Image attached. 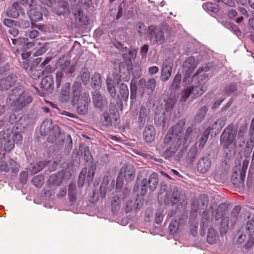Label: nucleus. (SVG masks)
<instances>
[{"label": "nucleus", "instance_id": "obj_1", "mask_svg": "<svg viewBox=\"0 0 254 254\" xmlns=\"http://www.w3.org/2000/svg\"><path fill=\"white\" fill-rule=\"evenodd\" d=\"M185 122L179 121L168 131L163 140V145L166 147L162 152V156L169 159L174 156L184 143L183 138V130Z\"/></svg>", "mask_w": 254, "mask_h": 254}, {"label": "nucleus", "instance_id": "obj_2", "mask_svg": "<svg viewBox=\"0 0 254 254\" xmlns=\"http://www.w3.org/2000/svg\"><path fill=\"white\" fill-rule=\"evenodd\" d=\"M158 201L161 205L179 206L187 203V196L183 191L175 188L170 191L164 190L160 192Z\"/></svg>", "mask_w": 254, "mask_h": 254}, {"label": "nucleus", "instance_id": "obj_3", "mask_svg": "<svg viewBox=\"0 0 254 254\" xmlns=\"http://www.w3.org/2000/svg\"><path fill=\"white\" fill-rule=\"evenodd\" d=\"M32 101L31 96L25 92L22 87H16L8 95L6 100L8 106L15 108L17 110L22 109Z\"/></svg>", "mask_w": 254, "mask_h": 254}, {"label": "nucleus", "instance_id": "obj_4", "mask_svg": "<svg viewBox=\"0 0 254 254\" xmlns=\"http://www.w3.org/2000/svg\"><path fill=\"white\" fill-rule=\"evenodd\" d=\"M40 132L42 135H48L49 142L55 143L56 145H61L64 142V139L61 136L59 126L53 125L51 119H46L42 122Z\"/></svg>", "mask_w": 254, "mask_h": 254}, {"label": "nucleus", "instance_id": "obj_5", "mask_svg": "<svg viewBox=\"0 0 254 254\" xmlns=\"http://www.w3.org/2000/svg\"><path fill=\"white\" fill-rule=\"evenodd\" d=\"M146 38L153 45L160 46L163 44L166 37L163 30L153 25L148 26L146 32Z\"/></svg>", "mask_w": 254, "mask_h": 254}, {"label": "nucleus", "instance_id": "obj_6", "mask_svg": "<svg viewBox=\"0 0 254 254\" xmlns=\"http://www.w3.org/2000/svg\"><path fill=\"white\" fill-rule=\"evenodd\" d=\"M237 134V128L233 124L229 125L223 130L220 136V142L225 150L228 149L232 144H236L235 139Z\"/></svg>", "mask_w": 254, "mask_h": 254}, {"label": "nucleus", "instance_id": "obj_7", "mask_svg": "<svg viewBox=\"0 0 254 254\" xmlns=\"http://www.w3.org/2000/svg\"><path fill=\"white\" fill-rule=\"evenodd\" d=\"M197 79L195 84L190 86L192 90V94L195 98L201 96L207 90L208 86L207 74L204 73L200 75Z\"/></svg>", "mask_w": 254, "mask_h": 254}, {"label": "nucleus", "instance_id": "obj_8", "mask_svg": "<svg viewBox=\"0 0 254 254\" xmlns=\"http://www.w3.org/2000/svg\"><path fill=\"white\" fill-rule=\"evenodd\" d=\"M76 101V108L78 113L82 115L86 114L88 111V106L91 102L89 94L83 93L81 97H78Z\"/></svg>", "mask_w": 254, "mask_h": 254}, {"label": "nucleus", "instance_id": "obj_9", "mask_svg": "<svg viewBox=\"0 0 254 254\" xmlns=\"http://www.w3.org/2000/svg\"><path fill=\"white\" fill-rule=\"evenodd\" d=\"M135 176V169L131 165L125 164L121 168L119 177L124 178L127 182L132 181Z\"/></svg>", "mask_w": 254, "mask_h": 254}, {"label": "nucleus", "instance_id": "obj_10", "mask_svg": "<svg viewBox=\"0 0 254 254\" xmlns=\"http://www.w3.org/2000/svg\"><path fill=\"white\" fill-rule=\"evenodd\" d=\"M119 119V115L118 113L110 110L109 113L105 112L102 115L101 121L103 126L109 127L112 125L113 121L117 122Z\"/></svg>", "mask_w": 254, "mask_h": 254}, {"label": "nucleus", "instance_id": "obj_11", "mask_svg": "<svg viewBox=\"0 0 254 254\" xmlns=\"http://www.w3.org/2000/svg\"><path fill=\"white\" fill-rule=\"evenodd\" d=\"M93 103L94 106L101 110L107 107L108 102L98 90L95 91L92 94Z\"/></svg>", "mask_w": 254, "mask_h": 254}, {"label": "nucleus", "instance_id": "obj_12", "mask_svg": "<svg viewBox=\"0 0 254 254\" xmlns=\"http://www.w3.org/2000/svg\"><path fill=\"white\" fill-rule=\"evenodd\" d=\"M172 69V63L170 59H166L163 63L161 69L160 79L162 81L165 82L169 80L171 76Z\"/></svg>", "mask_w": 254, "mask_h": 254}, {"label": "nucleus", "instance_id": "obj_13", "mask_svg": "<svg viewBox=\"0 0 254 254\" xmlns=\"http://www.w3.org/2000/svg\"><path fill=\"white\" fill-rule=\"evenodd\" d=\"M16 81L17 77L13 74H10L0 79V91L8 90L14 85Z\"/></svg>", "mask_w": 254, "mask_h": 254}, {"label": "nucleus", "instance_id": "obj_14", "mask_svg": "<svg viewBox=\"0 0 254 254\" xmlns=\"http://www.w3.org/2000/svg\"><path fill=\"white\" fill-rule=\"evenodd\" d=\"M87 168H84L81 170L79 176L78 183L79 184H82L84 183L85 179L88 181H92L95 174V169L93 168V166H91L88 169L87 175Z\"/></svg>", "mask_w": 254, "mask_h": 254}, {"label": "nucleus", "instance_id": "obj_15", "mask_svg": "<svg viewBox=\"0 0 254 254\" xmlns=\"http://www.w3.org/2000/svg\"><path fill=\"white\" fill-rule=\"evenodd\" d=\"M197 64L195 58L190 56L187 58L183 64L184 69L186 71L188 76H190L193 70L196 68Z\"/></svg>", "mask_w": 254, "mask_h": 254}, {"label": "nucleus", "instance_id": "obj_16", "mask_svg": "<svg viewBox=\"0 0 254 254\" xmlns=\"http://www.w3.org/2000/svg\"><path fill=\"white\" fill-rule=\"evenodd\" d=\"M211 161L208 157L201 158L197 162L196 168L197 171L201 173H205L210 168Z\"/></svg>", "mask_w": 254, "mask_h": 254}, {"label": "nucleus", "instance_id": "obj_17", "mask_svg": "<svg viewBox=\"0 0 254 254\" xmlns=\"http://www.w3.org/2000/svg\"><path fill=\"white\" fill-rule=\"evenodd\" d=\"M155 130L152 125H147L143 131V137L146 142H152L155 138Z\"/></svg>", "mask_w": 254, "mask_h": 254}, {"label": "nucleus", "instance_id": "obj_18", "mask_svg": "<svg viewBox=\"0 0 254 254\" xmlns=\"http://www.w3.org/2000/svg\"><path fill=\"white\" fill-rule=\"evenodd\" d=\"M70 85L69 82L64 83L62 87L60 94V99L62 102L68 101L70 98Z\"/></svg>", "mask_w": 254, "mask_h": 254}, {"label": "nucleus", "instance_id": "obj_19", "mask_svg": "<svg viewBox=\"0 0 254 254\" xmlns=\"http://www.w3.org/2000/svg\"><path fill=\"white\" fill-rule=\"evenodd\" d=\"M53 78L51 75L46 76L40 82V87L46 91L53 89Z\"/></svg>", "mask_w": 254, "mask_h": 254}, {"label": "nucleus", "instance_id": "obj_20", "mask_svg": "<svg viewBox=\"0 0 254 254\" xmlns=\"http://www.w3.org/2000/svg\"><path fill=\"white\" fill-rule=\"evenodd\" d=\"M197 136L198 133L196 129L192 127H190L187 129L183 140L184 142H186L187 140L191 142L195 140Z\"/></svg>", "mask_w": 254, "mask_h": 254}, {"label": "nucleus", "instance_id": "obj_21", "mask_svg": "<svg viewBox=\"0 0 254 254\" xmlns=\"http://www.w3.org/2000/svg\"><path fill=\"white\" fill-rule=\"evenodd\" d=\"M60 67L61 69L66 73L71 74L75 70V65L71 64L70 61H65L63 63L61 62Z\"/></svg>", "mask_w": 254, "mask_h": 254}, {"label": "nucleus", "instance_id": "obj_22", "mask_svg": "<svg viewBox=\"0 0 254 254\" xmlns=\"http://www.w3.org/2000/svg\"><path fill=\"white\" fill-rule=\"evenodd\" d=\"M139 85H145V87L147 90H149L151 92L154 91L156 86V82L154 78H150L148 80L147 82L144 78H141L139 80Z\"/></svg>", "mask_w": 254, "mask_h": 254}, {"label": "nucleus", "instance_id": "obj_23", "mask_svg": "<svg viewBox=\"0 0 254 254\" xmlns=\"http://www.w3.org/2000/svg\"><path fill=\"white\" fill-rule=\"evenodd\" d=\"M28 16L30 20L33 22H38L43 19V15L41 12L37 8H31L29 12Z\"/></svg>", "mask_w": 254, "mask_h": 254}, {"label": "nucleus", "instance_id": "obj_24", "mask_svg": "<svg viewBox=\"0 0 254 254\" xmlns=\"http://www.w3.org/2000/svg\"><path fill=\"white\" fill-rule=\"evenodd\" d=\"M228 206L226 203L220 204L218 208L216 209L213 216L216 220H219L222 218L225 214L227 210Z\"/></svg>", "mask_w": 254, "mask_h": 254}, {"label": "nucleus", "instance_id": "obj_25", "mask_svg": "<svg viewBox=\"0 0 254 254\" xmlns=\"http://www.w3.org/2000/svg\"><path fill=\"white\" fill-rule=\"evenodd\" d=\"M74 16L76 20L81 24L83 25H87L88 24V17L84 15L83 11L81 9H78L74 13Z\"/></svg>", "mask_w": 254, "mask_h": 254}, {"label": "nucleus", "instance_id": "obj_26", "mask_svg": "<svg viewBox=\"0 0 254 254\" xmlns=\"http://www.w3.org/2000/svg\"><path fill=\"white\" fill-rule=\"evenodd\" d=\"M158 183V175L155 173H152L148 180H147V184H148V188L151 191L154 190L157 187Z\"/></svg>", "mask_w": 254, "mask_h": 254}, {"label": "nucleus", "instance_id": "obj_27", "mask_svg": "<svg viewBox=\"0 0 254 254\" xmlns=\"http://www.w3.org/2000/svg\"><path fill=\"white\" fill-rule=\"evenodd\" d=\"M208 201V197L206 194H200L197 201L198 206L197 208V210L206 209L207 207Z\"/></svg>", "mask_w": 254, "mask_h": 254}, {"label": "nucleus", "instance_id": "obj_28", "mask_svg": "<svg viewBox=\"0 0 254 254\" xmlns=\"http://www.w3.org/2000/svg\"><path fill=\"white\" fill-rule=\"evenodd\" d=\"M148 113L146 108L142 106L139 110L138 123L140 127L143 126L146 122Z\"/></svg>", "mask_w": 254, "mask_h": 254}, {"label": "nucleus", "instance_id": "obj_29", "mask_svg": "<svg viewBox=\"0 0 254 254\" xmlns=\"http://www.w3.org/2000/svg\"><path fill=\"white\" fill-rule=\"evenodd\" d=\"M81 88L82 87L80 83L77 82L74 83L72 88V94L73 98V102H75L76 99H77L78 97H81L83 94V93L81 94Z\"/></svg>", "mask_w": 254, "mask_h": 254}, {"label": "nucleus", "instance_id": "obj_30", "mask_svg": "<svg viewBox=\"0 0 254 254\" xmlns=\"http://www.w3.org/2000/svg\"><path fill=\"white\" fill-rule=\"evenodd\" d=\"M17 128V127L13 126L12 128H8L6 129H3L0 131V139L4 141L12 138V134H13V129Z\"/></svg>", "mask_w": 254, "mask_h": 254}, {"label": "nucleus", "instance_id": "obj_31", "mask_svg": "<svg viewBox=\"0 0 254 254\" xmlns=\"http://www.w3.org/2000/svg\"><path fill=\"white\" fill-rule=\"evenodd\" d=\"M68 197L70 202H74L77 199V193L76 191V185L71 183L68 186Z\"/></svg>", "mask_w": 254, "mask_h": 254}, {"label": "nucleus", "instance_id": "obj_32", "mask_svg": "<svg viewBox=\"0 0 254 254\" xmlns=\"http://www.w3.org/2000/svg\"><path fill=\"white\" fill-rule=\"evenodd\" d=\"M119 93L122 100L125 101L128 100L129 91L127 86L126 84L122 83L120 85Z\"/></svg>", "mask_w": 254, "mask_h": 254}, {"label": "nucleus", "instance_id": "obj_33", "mask_svg": "<svg viewBox=\"0 0 254 254\" xmlns=\"http://www.w3.org/2000/svg\"><path fill=\"white\" fill-rule=\"evenodd\" d=\"M102 84V78L99 73L95 72L91 77V84L94 88H99Z\"/></svg>", "mask_w": 254, "mask_h": 254}, {"label": "nucleus", "instance_id": "obj_34", "mask_svg": "<svg viewBox=\"0 0 254 254\" xmlns=\"http://www.w3.org/2000/svg\"><path fill=\"white\" fill-rule=\"evenodd\" d=\"M249 164V161L247 160H244L243 162L242 166L241 167V170H240V174H239V177H240V183H243L245 178L246 177V173L247 172V170L248 168Z\"/></svg>", "mask_w": 254, "mask_h": 254}, {"label": "nucleus", "instance_id": "obj_35", "mask_svg": "<svg viewBox=\"0 0 254 254\" xmlns=\"http://www.w3.org/2000/svg\"><path fill=\"white\" fill-rule=\"evenodd\" d=\"M197 153V149L195 146H192L190 148L187 154L186 157L187 161L190 163H192Z\"/></svg>", "mask_w": 254, "mask_h": 254}, {"label": "nucleus", "instance_id": "obj_36", "mask_svg": "<svg viewBox=\"0 0 254 254\" xmlns=\"http://www.w3.org/2000/svg\"><path fill=\"white\" fill-rule=\"evenodd\" d=\"M203 7L205 10L213 13H217L219 11V6L215 3L207 2L203 4Z\"/></svg>", "mask_w": 254, "mask_h": 254}, {"label": "nucleus", "instance_id": "obj_37", "mask_svg": "<svg viewBox=\"0 0 254 254\" xmlns=\"http://www.w3.org/2000/svg\"><path fill=\"white\" fill-rule=\"evenodd\" d=\"M48 182L50 185L59 186L63 182V178L56 174L51 175L49 179Z\"/></svg>", "mask_w": 254, "mask_h": 254}, {"label": "nucleus", "instance_id": "obj_38", "mask_svg": "<svg viewBox=\"0 0 254 254\" xmlns=\"http://www.w3.org/2000/svg\"><path fill=\"white\" fill-rule=\"evenodd\" d=\"M45 167V164L42 162H39L36 164H31L29 169L31 173L34 174L41 171Z\"/></svg>", "mask_w": 254, "mask_h": 254}, {"label": "nucleus", "instance_id": "obj_39", "mask_svg": "<svg viewBox=\"0 0 254 254\" xmlns=\"http://www.w3.org/2000/svg\"><path fill=\"white\" fill-rule=\"evenodd\" d=\"M218 124H219L220 126V128L221 129L222 128V125L223 126L224 123H223V122L222 121H221L220 120H218L212 126V127H208L207 128H206V129L204 131L202 136L208 138L209 135L210 133L211 130L216 129V127H215V126H216Z\"/></svg>", "mask_w": 254, "mask_h": 254}, {"label": "nucleus", "instance_id": "obj_40", "mask_svg": "<svg viewBox=\"0 0 254 254\" xmlns=\"http://www.w3.org/2000/svg\"><path fill=\"white\" fill-rule=\"evenodd\" d=\"M237 90V84L236 83H230L226 86L224 89V92L226 95L229 96L233 93H235Z\"/></svg>", "mask_w": 254, "mask_h": 254}, {"label": "nucleus", "instance_id": "obj_41", "mask_svg": "<svg viewBox=\"0 0 254 254\" xmlns=\"http://www.w3.org/2000/svg\"><path fill=\"white\" fill-rule=\"evenodd\" d=\"M165 109L167 112L170 111L174 107L176 100L174 97H167L164 99Z\"/></svg>", "mask_w": 254, "mask_h": 254}, {"label": "nucleus", "instance_id": "obj_42", "mask_svg": "<svg viewBox=\"0 0 254 254\" xmlns=\"http://www.w3.org/2000/svg\"><path fill=\"white\" fill-rule=\"evenodd\" d=\"M81 79L83 84L86 85L89 81L90 78V74L88 70L84 68L80 72Z\"/></svg>", "mask_w": 254, "mask_h": 254}, {"label": "nucleus", "instance_id": "obj_43", "mask_svg": "<svg viewBox=\"0 0 254 254\" xmlns=\"http://www.w3.org/2000/svg\"><path fill=\"white\" fill-rule=\"evenodd\" d=\"M28 74L32 79L37 80L43 74V72L40 69L30 68L28 70Z\"/></svg>", "mask_w": 254, "mask_h": 254}, {"label": "nucleus", "instance_id": "obj_44", "mask_svg": "<svg viewBox=\"0 0 254 254\" xmlns=\"http://www.w3.org/2000/svg\"><path fill=\"white\" fill-rule=\"evenodd\" d=\"M216 232L213 228H209L207 236V242L210 244H213L216 241Z\"/></svg>", "mask_w": 254, "mask_h": 254}, {"label": "nucleus", "instance_id": "obj_45", "mask_svg": "<svg viewBox=\"0 0 254 254\" xmlns=\"http://www.w3.org/2000/svg\"><path fill=\"white\" fill-rule=\"evenodd\" d=\"M80 151H81V155L85 161L88 162L92 159V156L90 152L89 147H83L82 149H80Z\"/></svg>", "mask_w": 254, "mask_h": 254}, {"label": "nucleus", "instance_id": "obj_46", "mask_svg": "<svg viewBox=\"0 0 254 254\" xmlns=\"http://www.w3.org/2000/svg\"><path fill=\"white\" fill-rule=\"evenodd\" d=\"M179 229V221L177 220H172L169 226V231L170 234L176 233Z\"/></svg>", "mask_w": 254, "mask_h": 254}, {"label": "nucleus", "instance_id": "obj_47", "mask_svg": "<svg viewBox=\"0 0 254 254\" xmlns=\"http://www.w3.org/2000/svg\"><path fill=\"white\" fill-rule=\"evenodd\" d=\"M208 111V108L206 106L202 107L201 108L196 116L195 120L197 122H199L204 118L205 115Z\"/></svg>", "mask_w": 254, "mask_h": 254}, {"label": "nucleus", "instance_id": "obj_48", "mask_svg": "<svg viewBox=\"0 0 254 254\" xmlns=\"http://www.w3.org/2000/svg\"><path fill=\"white\" fill-rule=\"evenodd\" d=\"M44 177L42 176L37 175L32 180V184L37 188H41L44 183Z\"/></svg>", "mask_w": 254, "mask_h": 254}, {"label": "nucleus", "instance_id": "obj_49", "mask_svg": "<svg viewBox=\"0 0 254 254\" xmlns=\"http://www.w3.org/2000/svg\"><path fill=\"white\" fill-rule=\"evenodd\" d=\"M190 94H192V90L190 87H188L184 89L182 92L181 98L180 101L181 102H185L190 97Z\"/></svg>", "mask_w": 254, "mask_h": 254}, {"label": "nucleus", "instance_id": "obj_50", "mask_svg": "<svg viewBox=\"0 0 254 254\" xmlns=\"http://www.w3.org/2000/svg\"><path fill=\"white\" fill-rule=\"evenodd\" d=\"M182 76L180 74H177L174 77L172 84L171 85V88L172 89H176L178 88L180 85Z\"/></svg>", "mask_w": 254, "mask_h": 254}, {"label": "nucleus", "instance_id": "obj_51", "mask_svg": "<svg viewBox=\"0 0 254 254\" xmlns=\"http://www.w3.org/2000/svg\"><path fill=\"white\" fill-rule=\"evenodd\" d=\"M106 83L109 93L113 98H115L116 96V91L114 84L112 83L111 80H107Z\"/></svg>", "mask_w": 254, "mask_h": 254}, {"label": "nucleus", "instance_id": "obj_52", "mask_svg": "<svg viewBox=\"0 0 254 254\" xmlns=\"http://www.w3.org/2000/svg\"><path fill=\"white\" fill-rule=\"evenodd\" d=\"M148 185L147 179H142L140 185L141 195H144L147 192Z\"/></svg>", "mask_w": 254, "mask_h": 254}, {"label": "nucleus", "instance_id": "obj_53", "mask_svg": "<svg viewBox=\"0 0 254 254\" xmlns=\"http://www.w3.org/2000/svg\"><path fill=\"white\" fill-rule=\"evenodd\" d=\"M39 35V32L36 30H27L25 32V36L31 39H35Z\"/></svg>", "mask_w": 254, "mask_h": 254}, {"label": "nucleus", "instance_id": "obj_54", "mask_svg": "<svg viewBox=\"0 0 254 254\" xmlns=\"http://www.w3.org/2000/svg\"><path fill=\"white\" fill-rule=\"evenodd\" d=\"M4 144V149L6 151H10L13 149L14 147V142L12 140V138L5 141Z\"/></svg>", "mask_w": 254, "mask_h": 254}, {"label": "nucleus", "instance_id": "obj_55", "mask_svg": "<svg viewBox=\"0 0 254 254\" xmlns=\"http://www.w3.org/2000/svg\"><path fill=\"white\" fill-rule=\"evenodd\" d=\"M246 231L249 235L254 234V220H250L248 221L246 225Z\"/></svg>", "mask_w": 254, "mask_h": 254}, {"label": "nucleus", "instance_id": "obj_56", "mask_svg": "<svg viewBox=\"0 0 254 254\" xmlns=\"http://www.w3.org/2000/svg\"><path fill=\"white\" fill-rule=\"evenodd\" d=\"M112 208L113 212H115L118 210L120 208V205L119 204V198H116V197H113V200L112 201Z\"/></svg>", "mask_w": 254, "mask_h": 254}, {"label": "nucleus", "instance_id": "obj_57", "mask_svg": "<svg viewBox=\"0 0 254 254\" xmlns=\"http://www.w3.org/2000/svg\"><path fill=\"white\" fill-rule=\"evenodd\" d=\"M136 30L140 36H142L146 30H147L146 26L142 22H138L136 24Z\"/></svg>", "mask_w": 254, "mask_h": 254}, {"label": "nucleus", "instance_id": "obj_58", "mask_svg": "<svg viewBox=\"0 0 254 254\" xmlns=\"http://www.w3.org/2000/svg\"><path fill=\"white\" fill-rule=\"evenodd\" d=\"M8 165L10 167V170H11L12 173H16L18 171L17 162L14 160L10 159L9 160Z\"/></svg>", "mask_w": 254, "mask_h": 254}, {"label": "nucleus", "instance_id": "obj_59", "mask_svg": "<svg viewBox=\"0 0 254 254\" xmlns=\"http://www.w3.org/2000/svg\"><path fill=\"white\" fill-rule=\"evenodd\" d=\"M63 76V73L61 71H57L56 72V82L57 88H60Z\"/></svg>", "mask_w": 254, "mask_h": 254}, {"label": "nucleus", "instance_id": "obj_60", "mask_svg": "<svg viewBox=\"0 0 254 254\" xmlns=\"http://www.w3.org/2000/svg\"><path fill=\"white\" fill-rule=\"evenodd\" d=\"M12 139L14 141V143L18 144L22 141V136L21 133L13 132V134H12Z\"/></svg>", "mask_w": 254, "mask_h": 254}, {"label": "nucleus", "instance_id": "obj_61", "mask_svg": "<svg viewBox=\"0 0 254 254\" xmlns=\"http://www.w3.org/2000/svg\"><path fill=\"white\" fill-rule=\"evenodd\" d=\"M28 173L26 171H23L20 174L19 181L21 184L24 185L26 183L28 179Z\"/></svg>", "mask_w": 254, "mask_h": 254}, {"label": "nucleus", "instance_id": "obj_62", "mask_svg": "<svg viewBox=\"0 0 254 254\" xmlns=\"http://www.w3.org/2000/svg\"><path fill=\"white\" fill-rule=\"evenodd\" d=\"M3 24L9 28L14 25H16V21L9 18H5L3 21Z\"/></svg>", "mask_w": 254, "mask_h": 254}, {"label": "nucleus", "instance_id": "obj_63", "mask_svg": "<svg viewBox=\"0 0 254 254\" xmlns=\"http://www.w3.org/2000/svg\"><path fill=\"white\" fill-rule=\"evenodd\" d=\"M0 170L2 171L8 172L10 171V167H9L8 164L5 161H0Z\"/></svg>", "mask_w": 254, "mask_h": 254}, {"label": "nucleus", "instance_id": "obj_64", "mask_svg": "<svg viewBox=\"0 0 254 254\" xmlns=\"http://www.w3.org/2000/svg\"><path fill=\"white\" fill-rule=\"evenodd\" d=\"M254 245V238L250 235L248 240L245 245L246 249L251 248Z\"/></svg>", "mask_w": 254, "mask_h": 254}]
</instances>
